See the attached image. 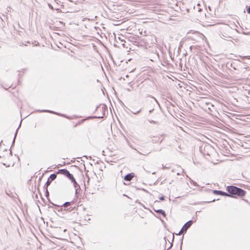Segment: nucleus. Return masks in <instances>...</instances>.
<instances>
[{
  "label": "nucleus",
  "instance_id": "nucleus-1",
  "mask_svg": "<svg viewBox=\"0 0 250 250\" xmlns=\"http://www.w3.org/2000/svg\"><path fill=\"white\" fill-rule=\"evenodd\" d=\"M228 197L232 198L243 197L245 196L246 191L243 189L234 186H229L227 187Z\"/></svg>",
  "mask_w": 250,
  "mask_h": 250
},
{
  "label": "nucleus",
  "instance_id": "nucleus-2",
  "mask_svg": "<svg viewBox=\"0 0 250 250\" xmlns=\"http://www.w3.org/2000/svg\"><path fill=\"white\" fill-rule=\"evenodd\" d=\"M57 174H62L65 175L67 177L71 182H75V178L73 175L71 174L69 171L66 169H59L57 172Z\"/></svg>",
  "mask_w": 250,
  "mask_h": 250
},
{
  "label": "nucleus",
  "instance_id": "nucleus-3",
  "mask_svg": "<svg viewBox=\"0 0 250 250\" xmlns=\"http://www.w3.org/2000/svg\"><path fill=\"white\" fill-rule=\"evenodd\" d=\"M193 221L192 220H189L188 221L185 225L183 226L182 229L179 232L177 235H181L183 233H185L187 232V229L190 227V226L193 224Z\"/></svg>",
  "mask_w": 250,
  "mask_h": 250
},
{
  "label": "nucleus",
  "instance_id": "nucleus-4",
  "mask_svg": "<svg viewBox=\"0 0 250 250\" xmlns=\"http://www.w3.org/2000/svg\"><path fill=\"white\" fill-rule=\"evenodd\" d=\"M106 110V109L104 105H103L102 107L97 106L96 108V112H99V111H100L102 113L101 114H99V116H98V117L95 116L93 118L99 119L103 118L104 116L105 115Z\"/></svg>",
  "mask_w": 250,
  "mask_h": 250
},
{
  "label": "nucleus",
  "instance_id": "nucleus-5",
  "mask_svg": "<svg viewBox=\"0 0 250 250\" xmlns=\"http://www.w3.org/2000/svg\"><path fill=\"white\" fill-rule=\"evenodd\" d=\"M232 29V27L228 24H223L220 28V32H226L229 34L231 31Z\"/></svg>",
  "mask_w": 250,
  "mask_h": 250
},
{
  "label": "nucleus",
  "instance_id": "nucleus-6",
  "mask_svg": "<svg viewBox=\"0 0 250 250\" xmlns=\"http://www.w3.org/2000/svg\"><path fill=\"white\" fill-rule=\"evenodd\" d=\"M57 178V174L55 173L52 174L50 175L49 178H48L45 184V186L48 187L51 183L52 181L54 180Z\"/></svg>",
  "mask_w": 250,
  "mask_h": 250
},
{
  "label": "nucleus",
  "instance_id": "nucleus-7",
  "mask_svg": "<svg viewBox=\"0 0 250 250\" xmlns=\"http://www.w3.org/2000/svg\"><path fill=\"white\" fill-rule=\"evenodd\" d=\"M150 97L152 99V100H151V109H148L149 114L151 113L154 111V106L155 105V104H158V101L154 97H152V96H150Z\"/></svg>",
  "mask_w": 250,
  "mask_h": 250
},
{
  "label": "nucleus",
  "instance_id": "nucleus-8",
  "mask_svg": "<svg viewBox=\"0 0 250 250\" xmlns=\"http://www.w3.org/2000/svg\"><path fill=\"white\" fill-rule=\"evenodd\" d=\"M72 204V202H66L65 203H64L62 207H64L65 208V209H66L67 210H69L70 211L72 210L74 208L70 207Z\"/></svg>",
  "mask_w": 250,
  "mask_h": 250
},
{
  "label": "nucleus",
  "instance_id": "nucleus-9",
  "mask_svg": "<svg viewBox=\"0 0 250 250\" xmlns=\"http://www.w3.org/2000/svg\"><path fill=\"white\" fill-rule=\"evenodd\" d=\"M213 192L215 195H219L223 196H228V192H226L221 190H213Z\"/></svg>",
  "mask_w": 250,
  "mask_h": 250
},
{
  "label": "nucleus",
  "instance_id": "nucleus-10",
  "mask_svg": "<svg viewBox=\"0 0 250 250\" xmlns=\"http://www.w3.org/2000/svg\"><path fill=\"white\" fill-rule=\"evenodd\" d=\"M134 175L133 173L127 174L125 176L124 180L126 181H130L134 177Z\"/></svg>",
  "mask_w": 250,
  "mask_h": 250
},
{
  "label": "nucleus",
  "instance_id": "nucleus-11",
  "mask_svg": "<svg viewBox=\"0 0 250 250\" xmlns=\"http://www.w3.org/2000/svg\"><path fill=\"white\" fill-rule=\"evenodd\" d=\"M151 58L150 59V60L151 61H156L159 59V55L158 53L156 52H152L151 54Z\"/></svg>",
  "mask_w": 250,
  "mask_h": 250
},
{
  "label": "nucleus",
  "instance_id": "nucleus-12",
  "mask_svg": "<svg viewBox=\"0 0 250 250\" xmlns=\"http://www.w3.org/2000/svg\"><path fill=\"white\" fill-rule=\"evenodd\" d=\"M154 211L156 212V213H159V214H161L162 215H163L164 217H166V214L165 213V211L162 209H153Z\"/></svg>",
  "mask_w": 250,
  "mask_h": 250
},
{
  "label": "nucleus",
  "instance_id": "nucleus-13",
  "mask_svg": "<svg viewBox=\"0 0 250 250\" xmlns=\"http://www.w3.org/2000/svg\"><path fill=\"white\" fill-rule=\"evenodd\" d=\"M71 182L73 183L74 187L76 189V193H77V190H78V189L80 188V186L77 184V183L76 182L75 180V182Z\"/></svg>",
  "mask_w": 250,
  "mask_h": 250
},
{
  "label": "nucleus",
  "instance_id": "nucleus-14",
  "mask_svg": "<svg viewBox=\"0 0 250 250\" xmlns=\"http://www.w3.org/2000/svg\"><path fill=\"white\" fill-rule=\"evenodd\" d=\"M229 34L227 33H223V32H221V34H220V36L221 38H228L229 37Z\"/></svg>",
  "mask_w": 250,
  "mask_h": 250
},
{
  "label": "nucleus",
  "instance_id": "nucleus-15",
  "mask_svg": "<svg viewBox=\"0 0 250 250\" xmlns=\"http://www.w3.org/2000/svg\"><path fill=\"white\" fill-rule=\"evenodd\" d=\"M200 6V4H198L196 7H194V9L195 10H197L198 12H200L202 10V9L199 7Z\"/></svg>",
  "mask_w": 250,
  "mask_h": 250
},
{
  "label": "nucleus",
  "instance_id": "nucleus-16",
  "mask_svg": "<svg viewBox=\"0 0 250 250\" xmlns=\"http://www.w3.org/2000/svg\"><path fill=\"white\" fill-rule=\"evenodd\" d=\"M230 67L234 69V70H237V69L235 67V63L234 62L230 63Z\"/></svg>",
  "mask_w": 250,
  "mask_h": 250
},
{
  "label": "nucleus",
  "instance_id": "nucleus-17",
  "mask_svg": "<svg viewBox=\"0 0 250 250\" xmlns=\"http://www.w3.org/2000/svg\"><path fill=\"white\" fill-rule=\"evenodd\" d=\"M18 129H19V128L17 129L16 132V133H15V134L14 138V139H13V142H12V146L13 145H14V143H15V138H16V136H17V133H18Z\"/></svg>",
  "mask_w": 250,
  "mask_h": 250
},
{
  "label": "nucleus",
  "instance_id": "nucleus-18",
  "mask_svg": "<svg viewBox=\"0 0 250 250\" xmlns=\"http://www.w3.org/2000/svg\"><path fill=\"white\" fill-rule=\"evenodd\" d=\"M141 110H142V109H139V110H138V111H131V112H132L133 114H135V115H136V114H139V113H140V112H141Z\"/></svg>",
  "mask_w": 250,
  "mask_h": 250
},
{
  "label": "nucleus",
  "instance_id": "nucleus-19",
  "mask_svg": "<svg viewBox=\"0 0 250 250\" xmlns=\"http://www.w3.org/2000/svg\"><path fill=\"white\" fill-rule=\"evenodd\" d=\"M246 10H247V13L248 14H250V6L246 5Z\"/></svg>",
  "mask_w": 250,
  "mask_h": 250
},
{
  "label": "nucleus",
  "instance_id": "nucleus-20",
  "mask_svg": "<svg viewBox=\"0 0 250 250\" xmlns=\"http://www.w3.org/2000/svg\"><path fill=\"white\" fill-rule=\"evenodd\" d=\"M42 112H46L52 113H55V114H56V113H55V112H53V111H50V110H42ZM56 114H57L56 113Z\"/></svg>",
  "mask_w": 250,
  "mask_h": 250
},
{
  "label": "nucleus",
  "instance_id": "nucleus-21",
  "mask_svg": "<svg viewBox=\"0 0 250 250\" xmlns=\"http://www.w3.org/2000/svg\"><path fill=\"white\" fill-rule=\"evenodd\" d=\"M149 103V105H146V108L148 110L149 109H151V101Z\"/></svg>",
  "mask_w": 250,
  "mask_h": 250
},
{
  "label": "nucleus",
  "instance_id": "nucleus-22",
  "mask_svg": "<svg viewBox=\"0 0 250 250\" xmlns=\"http://www.w3.org/2000/svg\"><path fill=\"white\" fill-rule=\"evenodd\" d=\"M159 199H160V200H161V201H163V200H165V197H164V196H162L161 197H160L159 198Z\"/></svg>",
  "mask_w": 250,
  "mask_h": 250
},
{
  "label": "nucleus",
  "instance_id": "nucleus-23",
  "mask_svg": "<svg viewBox=\"0 0 250 250\" xmlns=\"http://www.w3.org/2000/svg\"><path fill=\"white\" fill-rule=\"evenodd\" d=\"M149 123H150L151 124H156L157 123V122H156L155 121H153V120H152V121L149 120Z\"/></svg>",
  "mask_w": 250,
  "mask_h": 250
},
{
  "label": "nucleus",
  "instance_id": "nucleus-24",
  "mask_svg": "<svg viewBox=\"0 0 250 250\" xmlns=\"http://www.w3.org/2000/svg\"><path fill=\"white\" fill-rule=\"evenodd\" d=\"M152 140V142H153V143H154V142H155V143H157V142H158L159 141V140H157V139H156V138L155 139H154V140H153H153Z\"/></svg>",
  "mask_w": 250,
  "mask_h": 250
},
{
  "label": "nucleus",
  "instance_id": "nucleus-25",
  "mask_svg": "<svg viewBox=\"0 0 250 250\" xmlns=\"http://www.w3.org/2000/svg\"><path fill=\"white\" fill-rule=\"evenodd\" d=\"M245 58L250 59V56L243 57V59H245Z\"/></svg>",
  "mask_w": 250,
  "mask_h": 250
},
{
  "label": "nucleus",
  "instance_id": "nucleus-26",
  "mask_svg": "<svg viewBox=\"0 0 250 250\" xmlns=\"http://www.w3.org/2000/svg\"><path fill=\"white\" fill-rule=\"evenodd\" d=\"M49 194L47 189H46V194Z\"/></svg>",
  "mask_w": 250,
  "mask_h": 250
},
{
  "label": "nucleus",
  "instance_id": "nucleus-27",
  "mask_svg": "<svg viewBox=\"0 0 250 250\" xmlns=\"http://www.w3.org/2000/svg\"><path fill=\"white\" fill-rule=\"evenodd\" d=\"M182 239H183V237H182ZM183 244V239H182V241H181V245H182Z\"/></svg>",
  "mask_w": 250,
  "mask_h": 250
},
{
  "label": "nucleus",
  "instance_id": "nucleus-28",
  "mask_svg": "<svg viewBox=\"0 0 250 250\" xmlns=\"http://www.w3.org/2000/svg\"><path fill=\"white\" fill-rule=\"evenodd\" d=\"M238 63H239V65H240L241 62H238Z\"/></svg>",
  "mask_w": 250,
  "mask_h": 250
},
{
  "label": "nucleus",
  "instance_id": "nucleus-29",
  "mask_svg": "<svg viewBox=\"0 0 250 250\" xmlns=\"http://www.w3.org/2000/svg\"><path fill=\"white\" fill-rule=\"evenodd\" d=\"M213 107V105L212 104H211V106H210V107Z\"/></svg>",
  "mask_w": 250,
  "mask_h": 250
},
{
  "label": "nucleus",
  "instance_id": "nucleus-30",
  "mask_svg": "<svg viewBox=\"0 0 250 250\" xmlns=\"http://www.w3.org/2000/svg\"><path fill=\"white\" fill-rule=\"evenodd\" d=\"M213 107V105L212 104H211V106H210V107Z\"/></svg>",
  "mask_w": 250,
  "mask_h": 250
},
{
  "label": "nucleus",
  "instance_id": "nucleus-31",
  "mask_svg": "<svg viewBox=\"0 0 250 250\" xmlns=\"http://www.w3.org/2000/svg\"><path fill=\"white\" fill-rule=\"evenodd\" d=\"M66 230V229H64L63 230V231H64V232H65Z\"/></svg>",
  "mask_w": 250,
  "mask_h": 250
},
{
  "label": "nucleus",
  "instance_id": "nucleus-32",
  "mask_svg": "<svg viewBox=\"0 0 250 250\" xmlns=\"http://www.w3.org/2000/svg\"><path fill=\"white\" fill-rule=\"evenodd\" d=\"M155 174V172H153V173H152V174Z\"/></svg>",
  "mask_w": 250,
  "mask_h": 250
},
{
  "label": "nucleus",
  "instance_id": "nucleus-33",
  "mask_svg": "<svg viewBox=\"0 0 250 250\" xmlns=\"http://www.w3.org/2000/svg\"><path fill=\"white\" fill-rule=\"evenodd\" d=\"M163 250H165V249H163Z\"/></svg>",
  "mask_w": 250,
  "mask_h": 250
}]
</instances>
